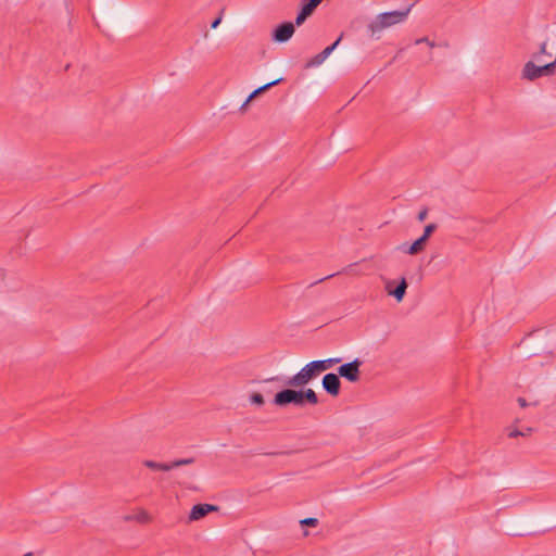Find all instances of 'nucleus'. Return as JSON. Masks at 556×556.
<instances>
[{
	"label": "nucleus",
	"mask_w": 556,
	"mask_h": 556,
	"mask_svg": "<svg viewBox=\"0 0 556 556\" xmlns=\"http://www.w3.org/2000/svg\"><path fill=\"white\" fill-rule=\"evenodd\" d=\"M341 358L331 357L321 361H313L305 365L298 374L290 378H283L280 376L271 377L266 379L264 382H279L282 386L288 387H303L307 384L313 378L331 368L333 365L339 364Z\"/></svg>",
	"instance_id": "obj_1"
},
{
	"label": "nucleus",
	"mask_w": 556,
	"mask_h": 556,
	"mask_svg": "<svg viewBox=\"0 0 556 556\" xmlns=\"http://www.w3.org/2000/svg\"><path fill=\"white\" fill-rule=\"evenodd\" d=\"M410 9L412 5L404 11H391L378 14L368 25V31L374 37L386 28L403 23L407 18Z\"/></svg>",
	"instance_id": "obj_2"
},
{
	"label": "nucleus",
	"mask_w": 556,
	"mask_h": 556,
	"mask_svg": "<svg viewBox=\"0 0 556 556\" xmlns=\"http://www.w3.org/2000/svg\"><path fill=\"white\" fill-rule=\"evenodd\" d=\"M273 404L279 407L294 405L302 407L301 391L291 388L282 389L273 399Z\"/></svg>",
	"instance_id": "obj_3"
},
{
	"label": "nucleus",
	"mask_w": 556,
	"mask_h": 556,
	"mask_svg": "<svg viewBox=\"0 0 556 556\" xmlns=\"http://www.w3.org/2000/svg\"><path fill=\"white\" fill-rule=\"evenodd\" d=\"M362 361L359 358H355L354 361L343 364L338 368V376L346 379L350 382H356L359 380L362 366Z\"/></svg>",
	"instance_id": "obj_4"
},
{
	"label": "nucleus",
	"mask_w": 556,
	"mask_h": 556,
	"mask_svg": "<svg viewBox=\"0 0 556 556\" xmlns=\"http://www.w3.org/2000/svg\"><path fill=\"white\" fill-rule=\"evenodd\" d=\"M194 463V458H181V459H175L170 463H157L154 460H144L143 465L152 470H162V471H169L174 468L191 465Z\"/></svg>",
	"instance_id": "obj_5"
},
{
	"label": "nucleus",
	"mask_w": 556,
	"mask_h": 556,
	"mask_svg": "<svg viewBox=\"0 0 556 556\" xmlns=\"http://www.w3.org/2000/svg\"><path fill=\"white\" fill-rule=\"evenodd\" d=\"M295 31L294 24L291 22H283L278 25L273 31V40L279 43L290 40Z\"/></svg>",
	"instance_id": "obj_6"
},
{
	"label": "nucleus",
	"mask_w": 556,
	"mask_h": 556,
	"mask_svg": "<svg viewBox=\"0 0 556 556\" xmlns=\"http://www.w3.org/2000/svg\"><path fill=\"white\" fill-rule=\"evenodd\" d=\"M324 390L331 396H338L340 393L341 381L337 374L329 372L323 377L321 381Z\"/></svg>",
	"instance_id": "obj_7"
},
{
	"label": "nucleus",
	"mask_w": 556,
	"mask_h": 556,
	"mask_svg": "<svg viewBox=\"0 0 556 556\" xmlns=\"http://www.w3.org/2000/svg\"><path fill=\"white\" fill-rule=\"evenodd\" d=\"M218 507L212 504H197L191 508L189 521H197L204 518L208 513L217 511Z\"/></svg>",
	"instance_id": "obj_8"
},
{
	"label": "nucleus",
	"mask_w": 556,
	"mask_h": 556,
	"mask_svg": "<svg viewBox=\"0 0 556 556\" xmlns=\"http://www.w3.org/2000/svg\"><path fill=\"white\" fill-rule=\"evenodd\" d=\"M282 80H283V78H281V77H280V78H277V79H275V80H273V81H270V83H267V84H265V85H263V86L258 87L257 89H255V90H254V91H253V92L248 97V99L243 102V104L241 105L240 110H244V109H245V106L248 105V103H249L252 99H254L256 96H258V94H261V93H263V92L267 91L269 88H271V87H274V86L278 85V84H279V83H281Z\"/></svg>",
	"instance_id": "obj_9"
},
{
	"label": "nucleus",
	"mask_w": 556,
	"mask_h": 556,
	"mask_svg": "<svg viewBox=\"0 0 556 556\" xmlns=\"http://www.w3.org/2000/svg\"><path fill=\"white\" fill-rule=\"evenodd\" d=\"M282 80H283V78H281V77H280V78H277V79H275V80H273V81H270V83H267V84H265V85H263V86L258 87L257 89H255V90H254V91H253V92L248 97V99L243 102V104L241 105L240 110H244V109H245V106L248 105V103H249L252 99H254L256 96H258V94H261V93H263V92L267 91L269 88H271V87H274V86L278 85V84H279V83H281Z\"/></svg>",
	"instance_id": "obj_10"
},
{
	"label": "nucleus",
	"mask_w": 556,
	"mask_h": 556,
	"mask_svg": "<svg viewBox=\"0 0 556 556\" xmlns=\"http://www.w3.org/2000/svg\"><path fill=\"white\" fill-rule=\"evenodd\" d=\"M282 80H283V78H281V77H280V78H277V79H275V80H273V81H270V83H267V84H265V85H263V86L258 87L257 89H255V90H254V91H253V92L248 97V99L243 102V104L241 105L240 110H244V109H245V106L248 105V103H249L252 99H254L256 96H258V94H261V93H263V92L267 91L269 88H271V87H274V86L278 85V84H279V83H281Z\"/></svg>",
	"instance_id": "obj_11"
},
{
	"label": "nucleus",
	"mask_w": 556,
	"mask_h": 556,
	"mask_svg": "<svg viewBox=\"0 0 556 556\" xmlns=\"http://www.w3.org/2000/svg\"><path fill=\"white\" fill-rule=\"evenodd\" d=\"M552 55L553 52L548 50V40H546L541 43L540 50L533 53L532 59L535 60L538 63L551 62L549 59L552 58Z\"/></svg>",
	"instance_id": "obj_12"
},
{
	"label": "nucleus",
	"mask_w": 556,
	"mask_h": 556,
	"mask_svg": "<svg viewBox=\"0 0 556 556\" xmlns=\"http://www.w3.org/2000/svg\"><path fill=\"white\" fill-rule=\"evenodd\" d=\"M427 239L422 236L415 240L404 252L409 255H416L425 250Z\"/></svg>",
	"instance_id": "obj_13"
},
{
	"label": "nucleus",
	"mask_w": 556,
	"mask_h": 556,
	"mask_svg": "<svg viewBox=\"0 0 556 556\" xmlns=\"http://www.w3.org/2000/svg\"><path fill=\"white\" fill-rule=\"evenodd\" d=\"M407 282L405 278H402L399 285L393 290H388V293L396 299L397 302H401L406 293Z\"/></svg>",
	"instance_id": "obj_14"
},
{
	"label": "nucleus",
	"mask_w": 556,
	"mask_h": 556,
	"mask_svg": "<svg viewBox=\"0 0 556 556\" xmlns=\"http://www.w3.org/2000/svg\"><path fill=\"white\" fill-rule=\"evenodd\" d=\"M301 391V400H302V406H304L305 403H308L311 405H316L318 403V397L316 392L313 389H304Z\"/></svg>",
	"instance_id": "obj_15"
},
{
	"label": "nucleus",
	"mask_w": 556,
	"mask_h": 556,
	"mask_svg": "<svg viewBox=\"0 0 556 556\" xmlns=\"http://www.w3.org/2000/svg\"><path fill=\"white\" fill-rule=\"evenodd\" d=\"M318 5L319 3L317 2V0H303L301 10L308 16H311Z\"/></svg>",
	"instance_id": "obj_16"
},
{
	"label": "nucleus",
	"mask_w": 556,
	"mask_h": 556,
	"mask_svg": "<svg viewBox=\"0 0 556 556\" xmlns=\"http://www.w3.org/2000/svg\"><path fill=\"white\" fill-rule=\"evenodd\" d=\"M125 520H127V521L136 520L140 523H147L151 520V517L149 516V514L146 510H140L138 514H136L134 516H126Z\"/></svg>",
	"instance_id": "obj_17"
},
{
	"label": "nucleus",
	"mask_w": 556,
	"mask_h": 556,
	"mask_svg": "<svg viewBox=\"0 0 556 556\" xmlns=\"http://www.w3.org/2000/svg\"><path fill=\"white\" fill-rule=\"evenodd\" d=\"M325 60L326 58L321 53H318L317 55L313 56L311 60L307 61V63L305 64V68L317 67L321 65L325 62Z\"/></svg>",
	"instance_id": "obj_18"
},
{
	"label": "nucleus",
	"mask_w": 556,
	"mask_h": 556,
	"mask_svg": "<svg viewBox=\"0 0 556 556\" xmlns=\"http://www.w3.org/2000/svg\"><path fill=\"white\" fill-rule=\"evenodd\" d=\"M341 39H342V35L331 46L325 48L320 53L327 59L333 52V50L338 47Z\"/></svg>",
	"instance_id": "obj_19"
},
{
	"label": "nucleus",
	"mask_w": 556,
	"mask_h": 556,
	"mask_svg": "<svg viewBox=\"0 0 556 556\" xmlns=\"http://www.w3.org/2000/svg\"><path fill=\"white\" fill-rule=\"evenodd\" d=\"M250 401L252 404L257 405V406H262L265 402L263 395L257 392H254L251 394Z\"/></svg>",
	"instance_id": "obj_20"
},
{
	"label": "nucleus",
	"mask_w": 556,
	"mask_h": 556,
	"mask_svg": "<svg viewBox=\"0 0 556 556\" xmlns=\"http://www.w3.org/2000/svg\"><path fill=\"white\" fill-rule=\"evenodd\" d=\"M437 229V224H429L425 227L424 233L421 235L425 239L429 240L430 236Z\"/></svg>",
	"instance_id": "obj_21"
},
{
	"label": "nucleus",
	"mask_w": 556,
	"mask_h": 556,
	"mask_svg": "<svg viewBox=\"0 0 556 556\" xmlns=\"http://www.w3.org/2000/svg\"><path fill=\"white\" fill-rule=\"evenodd\" d=\"M309 16L304 13L302 10H300V12L298 13L296 17H295V22H294V27L295 26H301Z\"/></svg>",
	"instance_id": "obj_22"
},
{
	"label": "nucleus",
	"mask_w": 556,
	"mask_h": 556,
	"mask_svg": "<svg viewBox=\"0 0 556 556\" xmlns=\"http://www.w3.org/2000/svg\"><path fill=\"white\" fill-rule=\"evenodd\" d=\"M532 431V428H527L526 430L523 431H519V430H513L508 433V437L509 438H515V437H518V435H528L529 433H531Z\"/></svg>",
	"instance_id": "obj_23"
},
{
	"label": "nucleus",
	"mask_w": 556,
	"mask_h": 556,
	"mask_svg": "<svg viewBox=\"0 0 556 556\" xmlns=\"http://www.w3.org/2000/svg\"><path fill=\"white\" fill-rule=\"evenodd\" d=\"M415 45H420V43H427L429 48H434L437 45L434 41H431L428 37H421V38H418L415 40L414 42Z\"/></svg>",
	"instance_id": "obj_24"
},
{
	"label": "nucleus",
	"mask_w": 556,
	"mask_h": 556,
	"mask_svg": "<svg viewBox=\"0 0 556 556\" xmlns=\"http://www.w3.org/2000/svg\"><path fill=\"white\" fill-rule=\"evenodd\" d=\"M353 266H354V265H350V266H348V267L343 268V270H342V271L337 273V275H339V274H349V273L351 271V269H352V267H353ZM334 276H336V274L328 275V276H326V277H324V278H321V279H319L317 282H321V281H324V280H326V279H329V278H332V277H334Z\"/></svg>",
	"instance_id": "obj_25"
},
{
	"label": "nucleus",
	"mask_w": 556,
	"mask_h": 556,
	"mask_svg": "<svg viewBox=\"0 0 556 556\" xmlns=\"http://www.w3.org/2000/svg\"><path fill=\"white\" fill-rule=\"evenodd\" d=\"M301 525L303 526H309V527H316L318 525V520L316 518H305L301 520Z\"/></svg>",
	"instance_id": "obj_26"
},
{
	"label": "nucleus",
	"mask_w": 556,
	"mask_h": 556,
	"mask_svg": "<svg viewBox=\"0 0 556 556\" xmlns=\"http://www.w3.org/2000/svg\"><path fill=\"white\" fill-rule=\"evenodd\" d=\"M428 216V208L427 207H424L417 215V219L419 222H424Z\"/></svg>",
	"instance_id": "obj_27"
},
{
	"label": "nucleus",
	"mask_w": 556,
	"mask_h": 556,
	"mask_svg": "<svg viewBox=\"0 0 556 556\" xmlns=\"http://www.w3.org/2000/svg\"><path fill=\"white\" fill-rule=\"evenodd\" d=\"M220 22H222V16L219 15L218 17H216V18L212 22V24H211V28H213V29L217 28V26L220 24Z\"/></svg>",
	"instance_id": "obj_28"
},
{
	"label": "nucleus",
	"mask_w": 556,
	"mask_h": 556,
	"mask_svg": "<svg viewBox=\"0 0 556 556\" xmlns=\"http://www.w3.org/2000/svg\"><path fill=\"white\" fill-rule=\"evenodd\" d=\"M518 403L521 407H527L528 403L523 397H518Z\"/></svg>",
	"instance_id": "obj_29"
},
{
	"label": "nucleus",
	"mask_w": 556,
	"mask_h": 556,
	"mask_svg": "<svg viewBox=\"0 0 556 556\" xmlns=\"http://www.w3.org/2000/svg\"><path fill=\"white\" fill-rule=\"evenodd\" d=\"M23 556H33V554H31V553H26V554H25V555H23Z\"/></svg>",
	"instance_id": "obj_30"
},
{
	"label": "nucleus",
	"mask_w": 556,
	"mask_h": 556,
	"mask_svg": "<svg viewBox=\"0 0 556 556\" xmlns=\"http://www.w3.org/2000/svg\"><path fill=\"white\" fill-rule=\"evenodd\" d=\"M323 0H317V2L320 4Z\"/></svg>",
	"instance_id": "obj_31"
}]
</instances>
